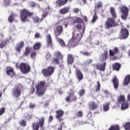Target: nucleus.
Returning a JSON list of instances; mask_svg holds the SVG:
<instances>
[{
	"instance_id": "5fc2aeb1",
	"label": "nucleus",
	"mask_w": 130,
	"mask_h": 130,
	"mask_svg": "<svg viewBox=\"0 0 130 130\" xmlns=\"http://www.w3.org/2000/svg\"><path fill=\"white\" fill-rule=\"evenodd\" d=\"M36 56V51H32L31 53L30 54V57L31 58H33L34 57H35Z\"/></svg>"
},
{
	"instance_id": "5701e85b",
	"label": "nucleus",
	"mask_w": 130,
	"mask_h": 130,
	"mask_svg": "<svg viewBox=\"0 0 130 130\" xmlns=\"http://www.w3.org/2000/svg\"><path fill=\"white\" fill-rule=\"evenodd\" d=\"M112 68L114 71H116V72H119V71L121 68V64L118 62H116L113 64Z\"/></svg>"
},
{
	"instance_id": "cd10ccee",
	"label": "nucleus",
	"mask_w": 130,
	"mask_h": 130,
	"mask_svg": "<svg viewBox=\"0 0 130 130\" xmlns=\"http://www.w3.org/2000/svg\"><path fill=\"white\" fill-rule=\"evenodd\" d=\"M73 24H82V23H84V20L82 19V18L80 17H75V19L73 20Z\"/></svg>"
},
{
	"instance_id": "09e8293b",
	"label": "nucleus",
	"mask_w": 130,
	"mask_h": 130,
	"mask_svg": "<svg viewBox=\"0 0 130 130\" xmlns=\"http://www.w3.org/2000/svg\"><path fill=\"white\" fill-rule=\"evenodd\" d=\"M35 92V87H34V86H32L30 88L29 94L30 95H32V94Z\"/></svg>"
},
{
	"instance_id": "de8ad7c7",
	"label": "nucleus",
	"mask_w": 130,
	"mask_h": 130,
	"mask_svg": "<svg viewBox=\"0 0 130 130\" xmlns=\"http://www.w3.org/2000/svg\"><path fill=\"white\" fill-rule=\"evenodd\" d=\"M6 112V108L3 107L0 109V116L3 115Z\"/></svg>"
},
{
	"instance_id": "4468645a",
	"label": "nucleus",
	"mask_w": 130,
	"mask_h": 130,
	"mask_svg": "<svg viewBox=\"0 0 130 130\" xmlns=\"http://www.w3.org/2000/svg\"><path fill=\"white\" fill-rule=\"evenodd\" d=\"M64 114V112L61 110H58L56 111V118L59 120V121H62L63 120V118H62V116Z\"/></svg>"
},
{
	"instance_id": "ddd939ff",
	"label": "nucleus",
	"mask_w": 130,
	"mask_h": 130,
	"mask_svg": "<svg viewBox=\"0 0 130 130\" xmlns=\"http://www.w3.org/2000/svg\"><path fill=\"white\" fill-rule=\"evenodd\" d=\"M6 74L8 76H10L11 78L16 76V72L14 71V68L8 66L6 68Z\"/></svg>"
},
{
	"instance_id": "423d86ee",
	"label": "nucleus",
	"mask_w": 130,
	"mask_h": 130,
	"mask_svg": "<svg viewBox=\"0 0 130 130\" xmlns=\"http://www.w3.org/2000/svg\"><path fill=\"white\" fill-rule=\"evenodd\" d=\"M68 96L65 99L66 102H76L78 100V97L75 94V90L70 89V92H68Z\"/></svg>"
},
{
	"instance_id": "e2e57ef3",
	"label": "nucleus",
	"mask_w": 130,
	"mask_h": 130,
	"mask_svg": "<svg viewBox=\"0 0 130 130\" xmlns=\"http://www.w3.org/2000/svg\"><path fill=\"white\" fill-rule=\"evenodd\" d=\"M83 19L85 21V22H88V18H87V16H83Z\"/></svg>"
},
{
	"instance_id": "39448f33",
	"label": "nucleus",
	"mask_w": 130,
	"mask_h": 130,
	"mask_svg": "<svg viewBox=\"0 0 130 130\" xmlns=\"http://www.w3.org/2000/svg\"><path fill=\"white\" fill-rule=\"evenodd\" d=\"M63 23V20H60L56 23V29L54 30V34L56 38L60 36L63 33V26L61 25Z\"/></svg>"
},
{
	"instance_id": "13d9d810",
	"label": "nucleus",
	"mask_w": 130,
	"mask_h": 130,
	"mask_svg": "<svg viewBox=\"0 0 130 130\" xmlns=\"http://www.w3.org/2000/svg\"><path fill=\"white\" fill-rule=\"evenodd\" d=\"M48 15V12H45V13H44L42 15V17L43 18H46V17H47Z\"/></svg>"
},
{
	"instance_id": "412c9836",
	"label": "nucleus",
	"mask_w": 130,
	"mask_h": 130,
	"mask_svg": "<svg viewBox=\"0 0 130 130\" xmlns=\"http://www.w3.org/2000/svg\"><path fill=\"white\" fill-rule=\"evenodd\" d=\"M109 56H114L116 54H117V53H119V50L118 49V48L115 47L113 50H109Z\"/></svg>"
},
{
	"instance_id": "774afa93",
	"label": "nucleus",
	"mask_w": 130,
	"mask_h": 130,
	"mask_svg": "<svg viewBox=\"0 0 130 130\" xmlns=\"http://www.w3.org/2000/svg\"><path fill=\"white\" fill-rule=\"evenodd\" d=\"M128 56H130V50L128 51Z\"/></svg>"
},
{
	"instance_id": "ea45409f",
	"label": "nucleus",
	"mask_w": 130,
	"mask_h": 130,
	"mask_svg": "<svg viewBox=\"0 0 130 130\" xmlns=\"http://www.w3.org/2000/svg\"><path fill=\"white\" fill-rule=\"evenodd\" d=\"M98 20V15L95 12L92 19V23H95Z\"/></svg>"
},
{
	"instance_id": "b1692460",
	"label": "nucleus",
	"mask_w": 130,
	"mask_h": 130,
	"mask_svg": "<svg viewBox=\"0 0 130 130\" xmlns=\"http://www.w3.org/2000/svg\"><path fill=\"white\" fill-rule=\"evenodd\" d=\"M24 47V42H21L17 44L15 50L17 52H21V49Z\"/></svg>"
},
{
	"instance_id": "c03bdc74",
	"label": "nucleus",
	"mask_w": 130,
	"mask_h": 130,
	"mask_svg": "<svg viewBox=\"0 0 130 130\" xmlns=\"http://www.w3.org/2000/svg\"><path fill=\"white\" fill-rule=\"evenodd\" d=\"M103 7V3L102 2H99L97 3L96 6H95V9H100Z\"/></svg>"
},
{
	"instance_id": "e433bc0d",
	"label": "nucleus",
	"mask_w": 130,
	"mask_h": 130,
	"mask_svg": "<svg viewBox=\"0 0 130 130\" xmlns=\"http://www.w3.org/2000/svg\"><path fill=\"white\" fill-rule=\"evenodd\" d=\"M119 126L118 125H111L108 130H120Z\"/></svg>"
},
{
	"instance_id": "c756f323",
	"label": "nucleus",
	"mask_w": 130,
	"mask_h": 130,
	"mask_svg": "<svg viewBox=\"0 0 130 130\" xmlns=\"http://www.w3.org/2000/svg\"><path fill=\"white\" fill-rule=\"evenodd\" d=\"M41 45H42L41 43L37 42L33 46V49L35 50H39V49H40V48H41Z\"/></svg>"
},
{
	"instance_id": "864d4df0",
	"label": "nucleus",
	"mask_w": 130,
	"mask_h": 130,
	"mask_svg": "<svg viewBox=\"0 0 130 130\" xmlns=\"http://www.w3.org/2000/svg\"><path fill=\"white\" fill-rule=\"evenodd\" d=\"M82 54H83V55H85L86 56H89L91 54L90 53L88 52H80Z\"/></svg>"
},
{
	"instance_id": "dca6fc26",
	"label": "nucleus",
	"mask_w": 130,
	"mask_h": 130,
	"mask_svg": "<svg viewBox=\"0 0 130 130\" xmlns=\"http://www.w3.org/2000/svg\"><path fill=\"white\" fill-rule=\"evenodd\" d=\"M73 0H57L55 2V4L56 7H58L59 8H60V7H62V6H64V5H67L68 4V2H72Z\"/></svg>"
},
{
	"instance_id": "6e6552de",
	"label": "nucleus",
	"mask_w": 130,
	"mask_h": 130,
	"mask_svg": "<svg viewBox=\"0 0 130 130\" xmlns=\"http://www.w3.org/2000/svg\"><path fill=\"white\" fill-rule=\"evenodd\" d=\"M82 37H83V36L82 35H79V34L76 35L75 37L72 39L69 42L70 47H76V46H78L79 44V42L81 41V39H82Z\"/></svg>"
},
{
	"instance_id": "6e6d98bb",
	"label": "nucleus",
	"mask_w": 130,
	"mask_h": 130,
	"mask_svg": "<svg viewBox=\"0 0 130 130\" xmlns=\"http://www.w3.org/2000/svg\"><path fill=\"white\" fill-rule=\"evenodd\" d=\"M80 11H81V10L79 9V8H75L73 12L75 13V14H78Z\"/></svg>"
},
{
	"instance_id": "69168bd1",
	"label": "nucleus",
	"mask_w": 130,
	"mask_h": 130,
	"mask_svg": "<svg viewBox=\"0 0 130 130\" xmlns=\"http://www.w3.org/2000/svg\"><path fill=\"white\" fill-rule=\"evenodd\" d=\"M92 59H89L87 61V63H88V64H90V63H92Z\"/></svg>"
},
{
	"instance_id": "473e14b6",
	"label": "nucleus",
	"mask_w": 130,
	"mask_h": 130,
	"mask_svg": "<svg viewBox=\"0 0 130 130\" xmlns=\"http://www.w3.org/2000/svg\"><path fill=\"white\" fill-rule=\"evenodd\" d=\"M128 103L124 102L121 104V109L122 110H125V109H127V108H128Z\"/></svg>"
},
{
	"instance_id": "2eb2a0df",
	"label": "nucleus",
	"mask_w": 130,
	"mask_h": 130,
	"mask_svg": "<svg viewBox=\"0 0 130 130\" xmlns=\"http://www.w3.org/2000/svg\"><path fill=\"white\" fill-rule=\"evenodd\" d=\"M120 33L122 37V39H126L129 35V32L126 28L121 29Z\"/></svg>"
},
{
	"instance_id": "7c9ffc66",
	"label": "nucleus",
	"mask_w": 130,
	"mask_h": 130,
	"mask_svg": "<svg viewBox=\"0 0 130 130\" xmlns=\"http://www.w3.org/2000/svg\"><path fill=\"white\" fill-rule=\"evenodd\" d=\"M32 50V48L26 47L25 48V52L23 53V56H28L29 55V53H30L31 50Z\"/></svg>"
},
{
	"instance_id": "6ab92c4d",
	"label": "nucleus",
	"mask_w": 130,
	"mask_h": 130,
	"mask_svg": "<svg viewBox=\"0 0 130 130\" xmlns=\"http://www.w3.org/2000/svg\"><path fill=\"white\" fill-rule=\"evenodd\" d=\"M107 58H108V51L106 50L103 54H102L101 58H100V61L101 62H105V61Z\"/></svg>"
},
{
	"instance_id": "2f4dec72",
	"label": "nucleus",
	"mask_w": 130,
	"mask_h": 130,
	"mask_svg": "<svg viewBox=\"0 0 130 130\" xmlns=\"http://www.w3.org/2000/svg\"><path fill=\"white\" fill-rule=\"evenodd\" d=\"M117 102L119 103L121 102H125V96L124 95H120L118 97Z\"/></svg>"
},
{
	"instance_id": "0eeeda50",
	"label": "nucleus",
	"mask_w": 130,
	"mask_h": 130,
	"mask_svg": "<svg viewBox=\"0 0 130 130\" xmlns=\"http://www.w3.org/2000/svg\"><path fill=\"white\" fill-rule=\"evenodd\" d=\"M45 121V118L42 117L39 119V122H34L32 124V127L33 130H39V127H43L44 122Z\"/></svg>"
},
{
	"instance_id": "a18cd8bd",
	"label": "nucleus",
	"mask_w": 130,
	"mask_h": 130,
	"mask_svg": "<svg viewBox=\"0 0 130 130\" xmlns=\"http://www.w3.org/2000/svg\"><path fill=\"white\" fill-rule=\"evenodd\" d=\"M124 128L126 130H130V122H127L125 124Z\"/></svg>"
},
{
	"instance_id": "393cba45",
	"label": "nucleus",
	"mask_w": 130,
	"mask_h": 130,
	"mask_svg": "<svg viewBox=\"0 0 130 130\" xmlns=\"http://www.w3.org/2000/svg\"><path fill=\"white\" fill-rule=\"evenodd\" d=\"M89 106L91 110H95V109L98 108V105H97L95 102H90L89 103Z\"/></svg>"
},
{
	"instance_id": "c9c22d12",
	"label": "nucleus",
	"mask_w": 130,
	"mask_h": 130,
	"mask_svg": "<svg viewBox=\"0 0 130 130\" xmlns=\"http://www.w3.org/2000/svg\"><path fill=\"white\" fill-rule=\"evenodd\" d=\"M110 105V104L109 103H107L103 105V109L104 111H108L109 110V106Z\"/></svg>"
},
{
	"instance_id": "bb28decb",
	"label": "nucleus",
	"mask_w": 130,
	"mask_h": 130,
	"mask_svg": "<svg viewBox=\"0 0 130 130\" xmlns=\"http://www.w3.org/2000/svg\"><path fill=\"white\" fill-rule=\"evenodd\" d=\"M69 12H70V7H64L59 10L60 14H62V15L68 14Z\"/></svg>"
},
{
	"instance_id": "8fccbe9b",
	"label": "nucleus",
	"mask_w": 130,
	"mask_h": 130,
	"mask_svg": "<svg viewBox=\"0 0 130 130\" xmlns=\"http://www.w3.org/2000/svg\"><path fill=\"white\" fill-rule=\"evenodd\" d=\"M76 27L77 29V30H82V24H81V23L78 24L76 25Z\"/></svg>"
},
{
	"instance_id": "a19ab883",
	"label": "nucleus",
	"mask_w": 130,
	"mask_h": 130,
	"mask_svg": "<svg viewBox=\"0 0 130 130\" xmlns=\"http://www.w3.org/2000/svg\"><path fill=\"white\" fill-rule=\"evenodd\" d=\"M86 92V91L84 89H81L79 92V95L80 97H82V96H84L85 95V93Z\"/></svg>"
},
{
	"instance_id": "20e7f679",
	"label": "nucleus",
	"mask_w": 130,
	"mask_h": 130,
	"mask_svg": "<svg viewBox=\"0 0 130 130\" xmlns=\"http://www.w3.org/2000/svg\"><path fill=\"white\" fill-rule=\"evenodd\" d=\"M17 69L20 70L22 74H28L31 71V67L27 63L22 62L19 65V63L16 64Z\"/></svg>"
},
{
	"instance_id": "9d476101",
	"label": "nucleus",
	"mask_w": 130,
	"mask_h": 130,
	"mask_svg": "<svg viewBox=\"0 0 130 130\" xmlns=\"http://www.w3.org/2000/svg\"><path fill=\"white\" fill-rule=\"evenodd\" d=\"M54 57L52 60V63L54 64H59V60L63 61V55L60 52H56L54 54Z\"/></svg>"
},
{
	"instance_id": "58836bf2",
	"label": "nucleus",
	"mask_w": 130,
	"mask_h": 130,
	"mask_svg": "<svg viewBox=\"0 0 130 130\" xmlns=\"http://www.w3.org/2000/svg\"><path fill=\"white\" fill-rule=\"evenodd\" d=\"M96 86L95 87V91L98 92L100 91V89H101V84H100V82L97 81L96 82Z\"/></svg>"
},
{
	"instance_id": "c85d7f7f",
	"label": "nucleus",
	"mask_w": 130,
	"mask_h": 130,
	"mask_svg": "<svg viewBox=\"0 0 130 130\" xmlns=\"http://www.w3.org/2000/svg\"><path fill=\"white\" fill-rule=\"evenodd\" d=\"M32 20L35 23H41L43 21V18H40L39 16H36L32 17Z\"/></svg>"
},
{
	"instance_id": "0e129e2a",
	"label": "nucleus",
	"mask_w": 130,
	"mask_h": 130,
	"mask_svg": "<svg viewBox=\"0 0 130 130\" xmlns=\"http://www.w3.org/2000/svg\"><path fill=\"white\" fill-rule=\"evenodd\" d=\"M34 107H35V105H34L33 104H30V105H29L30 108H34Z\"/></svg>"
},
{
	"instance_id": "f704fd0d",
	"label": "nucleus",
	"mask_w": 130,
	"mask_h": 130,
	"mask_svg": "<svg viewBox=\"0 0 130 130\" xmlns=\"http://www.w3.org/2000/svg\"><path fill=\"white\" fill-rule=\"evenodd\" d=\"M130 82V75H127V76H125L123 83L124 85H128Z\"/></svg>"
},
{
	"instance_id": "f8f14e48",
	"label": "nucleus",
	"mask_w": 130,
	"mask_h": 130,
	"mask_svg": "<svg viewBox=\"0 0 130 130\" xmlns=\"http://www.w3.org/2000/svg\"><path fill=\"white\" fill-rule=\"evenodd\" d=\"M22 94L21 91V87L19 86H15L12 90V95L15 97V98H19Z\"/></svg>"
},
{
	"instance_id": "79ce46f5",
	"label": "nucleus",
	"mask_w": 130,
	"mask_h": 130,
	"mask_svg": "<svg viewBox=\"0 0 130 130\" xmlns=\"http://www.w3.org/2000/svg\"><path fill=\"white\" fill-rule=\"evenodd\" d=\"M15 20V18H14V14H11L8 18V21L10 23H13Z\"/></svg>"
},
{
	"instance_id": "603ef678",
	"label": "nucleus",
	"mask_w": 130,
	"mask_h": 130,
	"mask_svg": "<svg viewBox=\"0 0 130 130\" xmlns=\"http://www.w3.org/2000/svg\"><path fill=\"white\" fill-rule=\"evenodd\" d=\"M32 116L31 114H27V116H25V118H27V119H28V120H30L31 119H32Z\"/></svg>"
},
{
	"instance_id": "1a4fd4ad",
	"label": "nucleus",
	"mask_w": 130,
	"mask_h": 130,
	"mask_svg": "<svg viewBox=\"0 0 130 130\" xmlns=\"http://www.w3.org/2000/svg\"><path fill=\"white\" fill-rule=\"evenodd\" d=\"M54 73V67L49 66L47 69H43L42 70V74L44 77H50Z\"/></svg>"
},
{
	"instance_id": "4d7b16f0",
	"label": "nucleus",
	"mask_w": 130,
	"mask_h": 130,
	"mask_svg": "<svg viewBox=\"0 0 130 130\" xmlns=\"http://www.w3.org/2000/svg\"><path fill=\"white\" fill-rule=\"evenodd\" d=\"M11 4V0H5L6 6H9Z\"/></svg>"
},
{
	"instance_id": "f03ea898",
	"label": "nucleus",
	"mask_w": 130,
	"mask_h": 130,
	"mask_svg": "<svg viewBox=\"0 0 130 130\" xmlns=\"http://www.w3.org/2000/svg\"><path fill=\"white\" fill-rule=\"evenodd\" d=\"M46 82L45 81H41L38 82L36 85V95L38 96H42L46 91Z\"/></svg>"
},
{
	"instance_id": "bf43d9fd",
	"label": "nucleus",
	"mask_w": 130,
	"mask_h": 130,
	"mask_svg": "<svg viewBox=\"0 0 130 130\" xmlns=\"http://www.w3.org/2000/svg\"><path fill=\"white\" fill-rule=\"evenodd\" d=\"M35 38H40V34L37 32L36 35H35Z\"/></svg>"
},
{
	"instance_id": "49530a36",
	"label": "nucleus",
	"mask_w": 130,
	"mask_h": 130,
	"mask_svg": "<svg viewBox=\"0 0 130 130\" xmlns=\"http://www.w3.org/2000/svg\"><path fill=\"white\" fill-rule=\"evenodd\" d=\"M76 115L77 116V117H83V111H78Z\"/></svg>"
},
{
	"instance_id": "680f3d73",
	"label": "nucleus",
	"mask_w": 130,
	"mask_h": 130,
	"mask_svg": "<svg viewBox=\"0 0 130 130\" xmlns=\"http://www.w3.org/2000/svg\"><path fill=\"white\" fill-rule=\"evenodd\" d=\"M50 57H51V55H50V54H47L46 56V58L47 60L48 59H49V58H50Z\"/></svg>"
},
{
	"instance_id": "7ed1b4c3",
	"label": "nucleus",
	"mask_w": 130,
	"mask_h": 130,
	"mask_svg": "<svg viewBox=\"0 0 130 130\" xmlns=\"http://www.w3.org/2000/svg\"><path fill=\"white\" fill-rule=\"evenodd\" d=\"M34 13L29 10L24 9L20 11V19L22 22H29L30 20L28 18L32 17Z\"/></svg>"
},
{
	"instance_id": "052dcab7",
	"label": "nucleus",
	"mask_w": 130,
	"mask_h": 130,
	"mask_svg": "<svg viewBox=\"0 0 130 130\" xmlns=\"http://www.w3.org/2000/svg\"><path fill=\"white\" fill-rule=\"evenodd\" d=\"M53 120V116L52 115H50L49 117V122H51Z\"/></svg>"
},
{
	"instance_id": "f257e3e1",
	"label": "nucleus",
	"mask_w": 130,
	"mask_h": 130,
	"mask_svg": "<svg viewBox=\"0 0 130 130\" xmlns=\"http://www.w3.org/2000/svg\"><path fill=\"white\" fill-rule=\"evenodd\" d=\"M110 12L112 17L107 18L105 24L106 29H110V28H112V27L118 26V23L115 21V19L117 18V14L115 9L114 7H111L110 8Z\"/></svg>"
},
{
	"instance_id": "a878e982",
	"label": "nucleus",
	"mask_w": 130,
	"mask_h": 130,
	"mask_svg": "<svg viewBox=\"0 0 130 130\" xmlns=\"http://www.w3.org/2000/svg\"><path fill=\"white\" fill-rule=\"evenodd\" d=\"M74 61V57H73V55H72V54H69L67 56V61L68 64H73Z\"/></svg>"
},
{
	"instance_id": "a211bd4d",
	"label": "nucleus",
	"mask_w": 130,
	"mask_h": 130,
	"mask_svg": "<svg viewBox=\"0 0 130 130\" xmlns=\"http://www.w3.org/2000/svg\"><path fill=\"white\" fill-rule=\"evenodd\" d=\"M96 70L101 71V72H105V69H106V62L96 64Z\"/></svg>"
},
{
	"instance_id": "338daca9",
	"label": "nucleus",
	"mask_w": 130,
	"mask_h": 130,
	"mask_svg": "<svg viewBox=\"0 0 130 130\" xmlns=\"http://www.w3.org/2000/svg\"><path fill=\"white\" fill-rule=\"evenodd\" d=\"M58 130H62V126L60 125V127L58 128Z\"/></svg>"
},
{
	"instance_id": "72a5a7b5",
	"label": "nucleus",
	"mask_w": 130,
	"mask_h": 130,
	"mask_svg": "<svg viewBox=\"0 0 130 130\" xmlns=\"http://www.w3.org/2000/svg\"><path fill=\"white\" fill-rule=\"evenodd\" d=\"M58 42L59 43V44L61 45L62 47H66V43L64 42V41L62 40V39L59 38L58 37L56 38Z\"/></svg>"
},
{
	"instance_id": "f3484780",
	"label": "nucleus",
	"mask_w": 130,
	"mask_h": 130,
	"mask_svg": "<svg viewBox=\"0 0 130 130\" xmlns=\"http://www.w3.org/2000/svg\"><path fill=\"white\" fill-rule=\"evenodd\" d=\"M75 74L77 79H78L79 82H81L83 79H84V75L82 71L80 69H76Z\"/></svg>"
},
{
	"instance_id": "9b49d317",
	"label": "nucleus",
	"mask_w": 130,
	"mask_h": 130,
	"mask_svg": "<svg viewBox=\"0 0 130 130\" xmlns=\"http://www.w3.org/2000/svg\"><path fill=\"white\" fill-rule=\"evenodd\" d=\"M119 9L122 13L121 16V19H122V20H126L128 16V8L125 6H122L119 8Z\"/></svg>"
},
{
	"instance_id": "3c124183",
	"label": "nucleus",
	"mask_w": 130,
	"mask_h": 130,
	"mask_svg": "<svg viewBox=\"0 0 130 130\" xmlns=\"http://www.w3.org/2000/svg\"><path fill=\"white\" fill-rule=\"evenodd\" d=\"M29 7L30 8H34L36 7V3L35 2H30L29 3Z\"/></svg>"
},
{
	"instance_id": "4c0bfd02",
	"label": "nucleus",
	"mask_w": 130,
	"mask_h": 130,
	"mask_svg": "<svg viewBox=\"0 0 130 130\" xmlns=\"http://www.w3.org/2000/svg\"><path fill=\"white\" fill-rule=\"evenodd\" d=\"M7 45V42L3 40H0V48H4Z\"/></svg>"
},
{
	"instance_id": "aec40b11",
	"label": "nucleus",
	"mask_w": 130,
	"mask_h": 130,
	"mask_svg": "<svg viewBox=\"0 0 130 130\" xmlns=\"http://www.w3.org/2000/svg\"><path fill=\"white\" fill-rule=\"evenodd\" d=\"M46 37L47 39V46H49V47H52L53 45L52 43V38H51V35H50V34H48Z\"/></svg>"
},
{
	"instance_id": "4be33fe9",
	"label": "nucleus",
	"mask_w": 130,
	"mask_h": 130,
	"mask_svg": "<svg viewBox=\"0 0 130 130\" xmlns=\"http://www.w3.org/2000/svg\"><path fill=\"white\" fill-rule=\"evenodd\" d=\"M112 82L113 84L114 89L117 90V89H118V86H119V80H118V78L116 77H114Z\"/></svg>"
},
{
	"instance_id": "37998d69",
	"label": "nucleus",
	"mask_w": 130,
	"mask_h": 130,
	"mask_svg": "<svg viewBox=\"0 0 130 130\" xmlns=\"http://www.w3.org/2000/svg\"><path fill=\"white\" fill-rule=\"evenodd\" d=\"M19 124L21 126L25 127L26 124H27V122L25 120H22L19 122Z\"/></svg>"
}]
</instances>
